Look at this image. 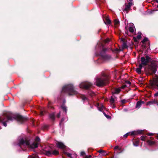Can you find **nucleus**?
<instances>
[{
	"label": "nucleus",
	"mask_w": 158,
	"mask_h": 158,
	"mask_svg": "<svg viewBox=\"0 0 158 158\" xmlns=\"http://www.w3.org/2000/svg\"><path fill=\"white\" fill-rule=\"evenodd\" d=\"M15 119H16L18 122L21 123H22L27 120L26 118L21 115H15L12 113H8L6 116L3 115L0 117V129H1V125L6 126V122L8 120L13 121Z\"/></svg>",
	"instance_id": "nucleus-1"
},
{
	"label": "nucleus",
	"mask_w": 158,
	"mask_h": 158,
	"mask_svg": "<svg viewBox=\"0 0 158 158\" xmlns=\"http://www.w3.org/2000/svg\"><path fill=\"white\" fill-rule=\"evenodd\" d=\"M40 141V138L38 137L35 139V141L30 143L29 140L26 138H20L19 139V143L17 145L20 147L21 149L24 151L27 148H34L38 147V142Z\"/></svg>",
	"instance_id": "nucleus-2"
},
{
	"label": "nucleus",
	"mask_w": 158,
	"mask_h": 158,
	"mask_svg": "<svg viewBox=\"0 0 158 158\" xmlns=\"http://www.w3.org/2000/svg\"><path fill=\"white\" fill-rule=\"evenodd\" d=\"M62 92L67 93L70 96L75 95L77 93V92L74 89L73 86L72 84H68L64 86L62 88Z\"/></svg>",
	"instance_id": "nucleus-3"
},
{
	"label": "nucleus",
	"mask_w": 158,
	"mask_h": 158,
	"mask_svg": "<svg viewBox=\"0 0 158 158\" xmlns=\"http://www.w3.org/2000/svg\"><path fill=\"white\" fill-rule=\"evenodd\" d=\"M108 82V80L104 77H97L95 79V84L98 86H102Z\"/></svg>",
	"instance_id": "nucleus-4"
},
{
	"label": "nucleus",
	"mask_w": 158,
	"mask_h": 158,
	"mask_svg": "<svg viewBox=\"0 0 158 158\" xmlns=\"http://www.w3.org/2000/svg\"><path fill=\"white\" fill-rule=\"evenodd\" d=\"M157 66L155 63H152L149 66L148 70V72L151 74H155L157 71Z\"/></svg>",
	"instance_id": "nucleus-5"
},
{
	"label": "nucleus",
	"mask_w": 158,
	"mask_h": 158,
	"mask_svg": "<svg viewBox=\"0 0 158 158\" xmlns=\"http://www.w3.org/2000/svg\"><path fill=\"white\" fill-rule=\"evenodd\" d=\"M92 85V84L91 83L87 81H85L81 82L79 85V87L80 88L88 89Z\"/></svg>",
	"instance_id": "nucleus-6"
},
{
	"label": "nucleus",
	"mask_w": 158,
	"mask_h": 158,
	"mask_svg": "<svg viewBox=\"0 0 158 158\" xmlns=\"http://www.w3.org/2000/svg\"><path fill=\"white\" fill-rule=\"evenodd\" d=\"M45 154L47 156H50L52 155H56L59 154L58 152L56 150H54L52 151L51 149L48 150H45Z\"/></svg>",
	"instance_id": "nucleus-7"
},
{
	"label": "nucleus",
	"mask_w": 158,
	"mask_h": 158,
	"mask_svg": "<svg viewBox=\"0 0 158 158\" xmlns=\"http://www.w3.org/2000/svg\"><path fill=\"white\" fill-rule=\"evenodd\" d=\"M150 57L148 56H146L145 57H142L141 60V64L144 65H146L150 61Z\"/></svg>",
	"instance_id": "nucleus-8"
},
{
	"label": "nucleus",
	"mask_w": 158,
	"mask_h": 158,
	"mask_svg": "<svg viewBox=\"0 0 158 158\" xmlns=\"http://www.w3.org/2000/svg\"><path fill=\"white\" fill-rule=\"evenodd\" d=\"M158 77L154 78L153 81L151 83V86L152 87L158 89Z\"/></svg>",
	"instance_id": "nucleus-9"
},
{
	"label": "nucleus",
	"mask_w": 158,
	"mask_h": 158,
	"mask_svg": "<svg viewBox=\"0 0 158 158\" xmlns=\"http://www.w3.org/2000/svg\"><path fill=\"white\" fill-rule=\"evenodd\" d=\"M56 143L57 145V147L59 148L64 149L66 148V146L61 142L57 141L56 142Z\"/></svg>",
	"instance_id": "nucleus-10"
},
{
	"label": "nucleus",
	"mask_w": 158,
	"mask_h": 158,
	"mask_svg": "<svg viewBox=\"0 0 158 158\" xmlns=\"http://www.w3.org/2000/svg\"><path fill=\"white\" fill-rule=\"evenodd\" d=\"M141 133V132L140 131H138L137 132L135 131H133L131 132H128L125 135H123V137H127L128 135H136L137 133L138 134H140Z\"/></svg>",
	"instance_id": "nucleus-11"
},
{
	"label": "nucleus",
	"mask_w": 158,
	"mask_h": 158,
	"mask_svg": "<svg viewBox=\"0 0 158 158\" xmlns=\"http://www.w3.org/2000/svg\"><path fill=\"white\" fill-rule=\"evenodd\" d=\"M129 30L131 33H133L134 32V30L135 28L134 24L133 23H130L129 24Z\"/></svg>",
	"instance_id": "nucleus-12"
},
{
	"label": "nucleus",
	"mask_w": 158,
	"mask_h": 158,
	"mask_svg": "<svg viewBox=\"0 0 158 158\" xmlns=\"http://www.w3.org/2000/svg\"><path fill=\"white\" fill-rule=\"evenodd\" d=\"M101 57L104 60H109L111 58V56H110L106 54H102L101 53Z\"/></svg>",
	"instance_id": "nucleus-13"
},
{
	"label": "nucleus",
	"mask_w": 158,
	"mask_h": 158,
	"mask_svg": "<svg viewBox=\"0 0 158 158\" xmlns=\"http://www.w3.org/2000/svg\"><path fill=\"white\" fill-rule=\"evenodd\" d=\"M153 104H156L157 105H158V102L156 100H155L148 102H147V105H151Z\"/></svg>",
	"instance_id": "nucleus-14"
},
{
	"label": "nucleus",
	"mask_w": 158,
	"mask_h": 158,
	"mask_svg": "<svg viewBox=\"0 0 158 158\" xmlns=\"http://www.w3.org/2000/svg\"><path fill=\"white\" fill-rule=\"evenodd\" d=\"M132 4L133 3L132 2H129L128 4L127 5L125 6V8L124 10V11H127L129 9L131 6L132 5Z\"/></svg>",
	"instance_id": "nucleus-15"
},
{
	"label": "nucleus",
	"mask_w": 158,
	"mask_h": 158,
	"mask_svg": "<svg viewBox=\"0 0 158 158\" xmlns=\"http://www.w3.org/2000/svg\"><path fill=\"white\" fill-rule=\"evenodd\" d=\"M96 106L98 108V110L101 111H102L103 110L105 109L104 107L102 104L99 105V103H98L97 104Z\"/></svg>",
	"instance_id": "nucleus-16"
},
{
	"label": "nucleus",
	"mask_w": 158,
	"mask_h": 158,
	"mask_svg": "<svg viewBox=\"0 0 158 158\" xmlns=\"http://www.w3.org/2000/svg\"><path fill=\"white\" fill-rule=\"evenodd\" d=\"M144 102L143 101H138L136 104L135 107L136 108H139L141 106V105L142 104H144Z\"/></svg>",
	"instance_id": "nucleus-17"
},
{
	"label": "nucleus",
	"mask_w": 158,
	"mask_h": 158,
	"mask_svg": "<svg viewBox=\"0 0 158 158\" xmlns=\"http://www.w3.org/2000/svg\"><path fill=\"white\" fill-rule=\"evenodd\" d=\"M142 68V65L141 64H140L139 67L136 69V71L138 74H140L141 72V69Z\"/></svg>",
	"instance_id": "nucleus-18"
},
{
	"label": "nucleus",
	"mask_w": 158,
	"mask_h": 158,
	"mask_svg": "<svg viewBox=\"0 0 158 158\" xmlns=\"http://www.w3.org/2000/svg\"><path fill=\"white\" fill-rule=\"evenodd\" d=\"M121 91V89L120 88L115 89L112 93L113 94H117L119 93Z\"/></svg>",
	"instance_id": "nucleus-19"
},
{
	"label": "nucleus",
	"mask_w": 158,
	"mask_h": 158,
	"mask_svg": "<svg viewBox=\"0 0 158 158\" xmlns=\"http://www.w3.org/2000/svg\"><path fill=\"white\" fill-rule=\"evenodd\" d=\"M55 114L54 113L51 114L49 115V117L53 120H54L55 119Z\"/></svg>",
	"instance_id": "nucleus-20"
},
{
	"label": "nucleus",
	"mask_w": 158,
	"mask_h": 158,
	"mask_svg": "<svg viewBox=\"0 0 158 158\" xmlns=\"http://www.w3.org/2000/svg\"><path fill=\"white\" fill-rule=\"evenodd\" d=\"M147 143L148 145H152L155 144V142L151 140H148Z\"/></svg>",
	"instance_id": "nucleus-21"
},
{
	"label": "nucleus",
	"mask_w": 158,
	"mask_h": 158,
	"mask_svg": "<svg viewBox=\"0 0 158 158\" xmlns=\"http://www.w3.org/2000/svg\"><path fill=\"white\" fill-rule=\"evenodd\" d=\"M62 109L65 111V113L66 114L67 113V107L64 105H63L61 106Z\"/></svg>",
	"instance_id": "nucleus-22"
},
{
	"label": "nucleus",
	"mask_w": 158,
	"mask_h": 158,
	"mask_svg": "<svg viewBox=\"0 0 158 158\" xmlns=\"http://www.w3.org/2000/svg\"><path fill=\"white\" fill-rule=\"evenodd\" d=\"M28 158H39L37 155H33L29 156H28Z\"/></svg>",
	"instance_id": "nucleus-23"
},
{
	"label": "nucleus",
	"mask_w": 158,
	"mask_h": 158,
	"mask_svg": "<svg viewBox=\"0 0 158 158\" xmlns=\"http://www.w3.org/2000/svg\"><path fill=\"white\" fill-rule=\"evenodd\" d=\"M98 152L103 154V155H106V152L102 150H99L98 151Z\"/></svg>",
	"instance_id": "nucleus-24"
},
{
	"label": "nucleus",
	"mask_w": 158,
	"mask_h": 158,
	"mask_svg": "<svg viewBox=\"0 0 158 158\" xmlns=\"http://www.w3.org/2000/svg\"><path fill=\"white\" fill-rule=\"evenodd\" d=\"M106 21L105 22H104L106 24H107V25L111 23V21L109 19L107 18L106 19Z\"/></svg>",
	"instance_id": "nucleus-25"
},
{
	"label": "nucleus",
	"mask_w": 158,
	"mask_h": 158,
	"mask_svg": "<svg viewBox=\"0 0 158 158\" xmlns=\"http://www.w3.org/2000/svg\"><path fill=\"white\" fill-rule=\"evenodd\" d=\"M139 141L136 140L135 142H133V145L135 146H139Z\"/></svg>",
	"instance_id": "nucleus-26"
},
{
	"label": "nucleus",
	"mask_w": 158,
	"mask_h": 158,
	"mask_svg": "<svg viewBox=\"0 0 158 158\" xmlns=\"http://www.w3.org/2000/svg\"><path fill=\"white\" fill-rule=\"evenodd\" d=\"M81 98L83 100L85 101V100H87V97L84 95H82L81 96Z\"/></svg>",
	"instance_id": "nucleus-27"
},
{
	"label": "nucleus",
	"mask_w": 158,
	"mask_h": 158,
	"mask_svg": "<svg viewBox=\"0 0 158 158\" xmlns=\"http://www.w3.org/2000/svg\"><path fill=\"white\" fill-rule=\"evenodd\" d=\"M141 33L139 32L138 34L137 35V39H138V40L140 39L141 37Z\"/></svg>",
	"instance_id": "nucleus-28"
},
{
	"label": "nucleus",
	"mask_w": 158,
	"mask_h": 158,
	"mask_svg": "<svg viewBox=\"0 0 158 158\" xmlns=\"http://www.w3.org/2000/svg\"><path fill=\"white\" fill-rule=\"evenodd\" d=\"M63 152L64 154L66 155L67 156L69 157H70L71 156V154L67 152H65L64 151Z\"/></svg>",
	"instance_id": "nucleus-29"
},
{
	"label": "nucleus",
	"mask_w": 158,
	"mask_h": 158,
	"mask_svg": "<svg viewBox=\"0 0 158 158\" xmlns=\"http://www.w3.org/2000/svg\"><path fill=\"white\" fill-rule=\"evenodd\" d=\"M114 23L115 25H118L119 23V21L117 19H115L114 20Z\"/></svg>",
	"instance_id": "nucleus-30"
},
{
	"label": "nucleus",
	"mask_w": 158,
	"mask_h": 158,
	"mask_svg": "<svg viewBox=\"0 0 158 158\" xmlns=\"http://www.w3.org/2000/svg\"><path fill=\"white\" fill-rule=\"evenodd\" d=\"M103 114L107 118H111V117L110 116L107 115L104 112H103Z\"/></svg>",
	"instance_id": "nucleus-31"
},
{
	"label": "nucleus",
	"mask_w": 158,
	"mask_h": 158,
	"mask_svg": "<svg viewBox=\"0 0 158 158\" xmlns=\"http://www.w3.org/2000/svg\"><path fill=\"white\" fill-rule=\"evenodd\" d=\"M114 102V98H113L112 96H111L110 99V102L111 103H113Z\"/></svg>",
	"instance_id": "nucleus-32"
},
{
	"label": "nucleus",
	"mask_w": 158,
	"mask_h": 158,
	"mask_svg": "<svg viewBox=\"0 0 158 158\" xmlns=\"http://www.w3.org/2000/svg\"><path fill=\"white\" fill-rule=\"evenodd\" d=\"M148 39L147 38H144L143 41H142V43L144 44V43L148 40Z\"/></svg>",
	"instance_id": "nucleus-33"
},
{
	"label": "nucleus",
	"mask_w": 158,
	"mask_h": 158,
	"mask_svg": "<svg viewBox=\"0 0 158 158\" xmlns=\"http://www.w3.org/2000/svg\"><path fill=\"white\" fill-rule=\"evenodd\" d=\"M146 136H143V135L141 137V140L143 141H144L146 139Z\"/></svg>",
	"instance_id": "nucleus-34"
},
{
	"label": "nucleus",
	"mask_w": 158,
	"mask_h": 158,
	"mask_svg": "<svg viewBox=\"0 0 158 158\" xmlns=\"http://www.w3.org/2000/svg\"><path fill=\"white\" fill-rule=\"evenodd\" d=\"M89 94L91 96H93L95 94L92 91H90L89 93Z\"/></svg>",
	"instance_id": "nucleus-35"
},
{
	"label": "nucleus",
	"mask_w": 158,
	"mask_h": 158,
	"mask_svg": "<svg viewBox=\"0 0 158 158\" xmlns=\"http://www.w3.org/2000/svg\"><path fill=\"white\" fill-rule=\"evenodd\" d=\"M154 134V133H147V135L149 136H151V135H153Z\"/></svg>",
	"instance_id": "nucleus-36"
},
{
	"label": "nucleus",
	"mask_w": 158,
	"mask_h": 158,
	"mask_svg": "<svg viewBox=\"0 0 158 158\" xmlns=\"http://www.w3.org/2000/svg\"><path fill=\"white\" fill-rule=\"evenodd\" d=\"M123 48H126V44L125 43H124L123 44Z\"/></svg>",
	"instance_id": "nucleus-37"
},
{
	"label": "nucleus",
	"mask_w": 158,
	"mask_h": 158,
	"mask_svg": "<svg viewBox=\"0 0 158 158\" xmlns=\"http://www.w3.org/2000/svg\"><path fill=\"white\" fill-rule=\"evenodd\" d=\"M92 156L91 155H89V156H86L85 157V158H91Z\"/></svg>",
	"instance_id": "nucleus-38"
},
{
	"label": "nucleus",
	"mask_w": 158,
	"mask_h": 158,
	"mask_svg": "<svg viewBox=\"0 0 158 158\" xmlns=\"http://www.w3.org/2000/svg\"><path fill=\"white\" fill-rule=\"evenodd\" d=\"M126 84H128L129 85H130L131 84V83L130 81H127L126 82Z\"/></svg>",
	"instance_id": "nucleus-39"
},
{
	"label": "nucleus",
	"mask_w": 158,
	"mask_h": 158,
	"mask_svg": "<svg viewBox=\"0 0 158 158\" xmlns=\"http://www.w3.org/2000/svg\"><path fill=\"white\" fill-rule=\"evenodd\" d=\"M126 87H127V85H123L122 86L121 88H122V89H124Z\"/></svg>",
	"instance_id": "nucleus-40"
},
{
	"label": "nucleus",
	"mask_w": 158,
	"mask_h": 158,
	"mask_svg": "<svg viewBox=\"0 0 158 158\" xmlns=\"http://www.w3.org/2000/svg\"><path fill=\"white\" fill-rule=\"evenodd\" d=\"M64 118H62L61 120V122H60V125H61L62 123L64 121Z\"/></svg>",
	"instance_id": "nucleus-41"
},
{
	"label": "nucleus",
	"mask_w": 158,
	"mask_h": 158,
	"mask_svg": "<svg viewBox=\"0 0 158 158\" xmlns=\"http://www.w3.org/2000/svg\"><path fill=\"white\" fill-rule=\"evenodd\" d=\"M154 96L155 97H157L158 96V91L155 94H154Z\"/></svg>",
	"instance_id": "nucleus-42"
},
{
	"label": "nucleus",
	"mask_w": 158,
	"mask_h": 158,
	"mask_svg": "<svg viewBox=\"0 0 158 158\" xmlns=\"http://www.w3.org/2000/svg\"><path fill=\"white\" fill-rule=\"evenodd\" d=\"M60 113H59L58 114H57V117L58 118H60Z\"/></svg>",
	"instance_id": "nucleus-43"
},
{
	"label": "nucleus",
	"mask_w": 158,
	"mask_h": 158,
	"mask_svg": "<svg viewBox=\"0 0 158 158\" xmlns=\"http://www.w3.org/2000/svg\"><path fill=\"white\" fill-rule=\"evenodd\" d=\"M121 102L123 103H125L126 102V100H122Z\"/></svg>",
	"instance_id": "nucleus-44"
},
{
	"label": "nucleus",
	"mask_w": 158,
	"mask_h": 158,
	"mask_svg": "<svg viewBox=\"0 0 158 158\" xmlns=\"http://www.w3.org/2000/svg\"><path fill=\"white\" fill-rule=\"evenodd\" d=\"M119 148V147L118 146H115L114 148V149H118V148Z\"/></svg>",
	"instance_id": "nucleus-45"
},
{
	"label": "nucleus",
	"mask_w": 158,
	"mask_h": 158,
	"mask_svg": "<svg viewBox=\"0 0 158 158\" xmlns=\"http://www.w3.org/2000/svg\"><path fill=\"white\" fill-rule=\"evenodd\" d=\"M110 41V40L109 39H107L105 41V42L106 43H107L109 42Z\"/></svg>",
	"instance_id": "nucleus-46"
},
{
	"label": "nucleus",
	"mask_w": 158,
	"mask_h": 158,
	"mask_svg": "<svg viewBox=\"0 0 158 158\" xmlns=\"http://www.w3.org/2000/svg\"><path fill=\"white\" fill-rule=\"evenodd\" d=\"M81 155H84L85 154V152H81Z\"/></svg>",
	"instance_id": "nucleus-47"
},
{
	"label": "nucleus",
	"mask_w": 158,
	"mask_h": 158,
	"mask_svg": "<svg viewBox=\"0 0 158 158\" xmlns=\"http://www.w3.org/2000/svg\"><path fill=\"white\" fill-rule=\"evenodd\" d=\"M118 149L119 150V151H120L121 150V149L120 148H118Z\"/></svg>",
	"instance_id": "nucleus-48"
},
{
	"label": "nucleus",
	"mask_w": 158,
	"mask_h": 158,
	"mask_svg": "<svg viewBox=\"0 0 158 158\" xmlns=\"http://www.w3.org/2000/svg\"><path fill=\"white\" fill-rule=\"evenodd\" d=\"M156 2L158 3V0H156Z\"/></svg>",
	"instance_id": "nucleus-49"
},
{
	"label": "nucleus",
	"mask_w": 158,
	"mask_h": 158,
	"mask_svg": "<svg viewBox=\"0 0 158 158\" xmlns=\"http://www.w3.org/2000/svg\"><path fill=\"white\" fill-rule=\"evenodd\" d=\"M157 139H158V135H157Z\"/></svg>",
	"instance_id": "nucleus-50"
},
{
	"label": "nucleus",
	"mask_w": 158,
	"mask_h": 158,
	"mask_svg": "<svg viewBox=\"0 0 158 158\" xmlns=\"http://www.w3.org/2000/svg\"><path fill=\"white\" fill-rule=\"evenodd\" d=\"M157 7L158 8V5L157 6Z\"/></svg>",
	"instance_id": "nucleus-51"
}]
</instances>
